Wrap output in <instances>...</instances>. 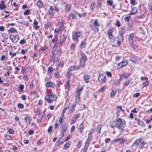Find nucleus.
Returning a JSON list of instances; mask_svg holds the SVG:
<instances>
[{
    "label": "nucleus",
    "mask_w": 152,
    "mask_h": 152,
    "mask_svg": "<svg viewBox=\"0 0 152 152\" xmlns=\"http://www.w3.org/2000/svg\"><path fill=\"white\" fill-rule=\"evenodd\" d=\"M102 4V1H97V4L96 5L97 7L99 9V8H101Z\"/></svg>",
    "instance_id": "obj_34"
},
{
    "label": "nucleus",
    "mask_w": 152,
    "mask_h": 152,
    "mask_svg": "<svg viewBox=\"0 0 152 152\" xmlns=\"http://www.w3.org/2000/svg\"><path fill=\"white\" fill-rule=\"evenodd\" d=\"M30 11L29 10H26L23 12L24 15H27L29 14Z\"/></svg>",
    "instance_id": "obj_35"
},
{
    "label": "nucleus",
    "mask_w": 152,
    "mask_h": 152,
    "mask_svg": "<svg viewBox=\"0 0 152 152\" xmlns=\"http://www.w3.org/2000/svg\"><path fill=\"white\" fill-rule=\"evenodd\" d=\"M100 26V24L98 23V20L95 19L93 24L91 26L93 30L95 32H97L99 31L98 28Z\"/></svg>",
    "instance_id": "obj_4"
},
{
    "label": "nucleus",
    "mask_w": 152,
    "mask_h": 152,
    "mask_svg": "<svg viewBox=\"0 0 152 152\" xmlns=\"http://www.w3.org/2000/svg\"><path fill=\"white\" fill-rule=\"evenodd\" d=\"M63 20L62 19H61L60 20H59L58 23L59 24H60V25L59 26L60 27L59 28V29L60 31H62L64 29V24H63Z\"/></svg>",
    "instance_id": "obj_11"
},
{
    "label": "nucleus",
    "mask_w": 152,
    "mask_h": 152,
    "mask_svg": "<svg viewBox=\"0 0 152 152\" xmlns=\"http://www.w3.org/2000/svg\"><path fill=\"white\" fill-rule=\"evenodd\" d=\"M81 94V93L76 92V95H75V101L76 102H79L80 101V96Z\"/></svg>",
    "instance_id": "obj_15"
},
{
    "label": "nucleus",
    "mask_w": 152,
    "mask_h": 152,
    "mask_svg": "<svg viewBox=\"0 0 152 152\" xmlns=\"http://www.w3.org/2000/svg\"><path fill=\"white\" fill-rule=\"evenodd\" d=\"M102 128V126L101 125L99 124L98 125L97 130H98V132L100 133L101 132V129Z\"/></svg>",
    "instance_id": "obj_40"
},
{
    "label": "nucleus",
    "mask_w": 152,
    "mask_h": 152,
    "mask_svg": "<svg viewBox=\"0 0 152 152\" xmlns=\"http://www.w3.org/2000/svg\"><path fill=\"white\" fill-rule=\"evenodd\" d=\"M15 36L13 35H11L10 37V39L12 42H13L15 39Z\"/></svg>",
    "instance_id": "obj_38"
},
{
    "label": "nucleus",
    "mask_w": 152,
    "mask_h": 152,
    "mask_svg": "<svg viewBox=\"0 0 152 152\" xmlns=\"http://www.w3.org/2000/svg\"><path fill=\"white\" fill-rule=\"evenodd\" d=\"M130 60L133 62H135L137 61V59L136 58L133 56L130 57Z\"/></svg>",
    "instance_id": "obj_29"
},
{
    "label": "nucleus",
    "mask_w": 152,
    "mask_h": 152,
    "mask_svg": "<svg viewBox=\"0 0 152 152\" xmlns=\"http://www.w3.org/2000/svg\"><path fill=\"white\" fill-rule=\"evenodd\" d=\"M127 64V62L126 61L124 60L122 61L118 64V65L120 66L121 68L126 65Z\"/></svg>",
    "instance_id": "obj_14"
},
{
    "label": "nucleus",
    "mask_w": 152,
    "mask_h": 152,
    "mask_svg": "<svg viewBox=\"0 0 152 152\" xmlns=\"http://www.w3.org/2000/svg\"><path fill=\"white\" fill-rule=\"evenodd\" d=\"M70 8H71V6L70 5L67 4L66 6V8H65L66 11V12L69 11Z\"/></svg>",
    "instance_id": "obj_39"
},
{
    "label": "nucleus",
    "mask_w": 152,
    "mask_h": 152,
    "mask_svg": "<svg viewBox=\"0 0 152 152\" xmlns=\"http://www.w3.org/2000/svg\"><path fill=\"white\" fill-rule=\"evenodd\" d=\"M117 108L118 109V110L120 111H121L123 112H124V110H123L122 107L121 106H118L117 107Z\"/></svg>",
    "instance_id": "obj_52"
},
{
    "label": "nucleus",
    "mask_w": 152,
    "mask_h": 152,
    "mask_svg": "<svg viewBox=\"0 0 152 152\" xmlns=\"http://www.w3.org/2000/svg\"><path fill=\"white\" fill-rule=\"evenodd\" d=\"M132 10L130 11V15H133L135 14L137 12V10L136 8L133 7L132 8Z\"/></svg>",
    "instance_id": "obj_20"
},
{
    "label": "nucleus",
    "mask_w": 152,
    "mask_h": 152,
    "mask_svg": "<svg viewBox=\"0 0 152 152\" xmlns=\"http://www.w3.org/2000/svg\"><path fill=\"white\" fill-rule=\"evenodd\" d=\"M61 127L62 128L61 132H63V133H64L67 128V126H65L64 124H63L61 125Z\"/></svg>",
    "instance_id": "obj_18"
},
{
    "label": "nucleus",
    "mask_w": 152,
    "mask_h": 152,
    "mask_svg": "<svg viewBox=\"0 0 152 152\" xmlns=\"http://www.w3.org/2000/svg\"><path fill=\"white\" fill-rule=\"evenodd\" d=\"M33 24L34 25V28L36 29H38L39 27V26H38L37 25L38 24V22L36 20V19L34 20L33 22Z\"/></svg>",
    "instance_id": "obj_17"
},
{
    "label": "nucleus",
    "mask_w": 152,
    "mask_h": 152,
    "mask_svg": "<svg viewBox=\"0 0 152 152\" xmlns=\"http://www.w3.org/2000/svg\"><path fill=\"white\" fill-rule=\"evenodd\" d=\"M106 74L108 77H112V74L110 72H106Z\"/></svg>",
    "instance_id": "obj_63"
},
{
    "label": "nucleus",
    "mask_w": 152,
    "mask_h": 152,
    "mask_svg": "<svg viewBox=\"0 0 152 152\" xmlns=\"http://www.w3.org/2000/svg\"><path fill=\"white\" fill-rule=\"evenodd\" d=\"M115 94L116 92L114 91V90H113L110 94V97H113L115 95Z\"/></svg>",
    "instance_id": "obj_44"
},
{
    "label": "nucleus",
    "mask_w": 152,
    "mask_h": 152,
    "mask_svg": "<svg viewBox=\"0 0 152 152\" xmlns=\"http://www.w3.org/2000/svg\"><path fill=\"white\" fill-rule=\"evenodd\" d=\"M98 80L99 81H101L102 83L106 82V77L104 75H99L98 78Z\"/></svg>",
    "instance_id": "obj_8"
},
{
    "label": "nucleus",
    "mask_w": 152,
    "mask_h": 152,
    "mask_svg": "<svg viewBox=\"0 0 152 152\" xmlns=\"http://www.w3.org/2000/svg\"><path fill=\"white\" fill-rule=\"evenodd\" d=\"M131 18V16H129L127 17H126L124 18V20L125 21H128L129 20V19Z\"/></svg>",
    "instance_id": "obj_60"
},
{
    "label": "nucleus",
    "mask_w": 152,
    "mask_h": 152,
    "mask_svg": "<svg viewBox=\"0 0 152 152\" xmlns=\"http://www.w3.org/2000/svg\"><path fill=\"white\" fill-rule=\"evenodd\" d=\"M148 7L149 10L152 11V2H149L148 3Z\"/></svg>",
    "instance_id": "obj_37"
},
{
    "label": "nucleus",
    "mask_w": 152,
    "mask_h": 152,
    "mask_svg": "<svg viewBox=\"0 0 152 152\" xmlns=\"http://www.w3.org/2000/svg\"><path fill=\"white\" fill-rule=\"evenodd\" d=\"M132 25L133 23L132 22L129 23L127 26L128 29H130L131 28L132 26Z\"/></svg>",
    "instance_id": "obj_48"
},
{
    "label": "nucleus",
    "mask_w": 152,
    "mask_h": 152,
    "mask_svg": "<svg viewBox=\"0 0 152 152\" xmlns=\"http://www.w3.org/2000/svg\"><path fill=\"white\" fill-rule=\"evenodd\" d=\"M95 3L94 2H92L91 5L90 7V10H93L94 7Z\"/></svg>",
    "instance_id": "obj_41"
},
{
    "label": "nucleus",
    "mask_w": 152,
    "mask_h": 152,
    "mask_svg": "<svg viewBox=\"0 0 152 152\" xmlns=\"http://www.w3.org/2000/svg\"><path fill=\"white\" fill-rule=\"evenodd\" d=\"M57 96L51 93H48L45 97V99L47 102L50 103H51L53 101L57 99Z\"/></svg>",
    "instance_id": "obj_2"
},
{
    "label": "nucleus",
    "mask_w": 152,
    "mask_h": 152,
    "mask_svg": "<svg viewBox=\"0 0 152 152\" xmlns=\"http://www.w3.org/2000/svg\"><path fill=\"white\" fill-rule=\"evenodd\" d=\"M54 10V7L52 6H50V10H49V14H51L52 16H53V14L54 13H53V12Z\"/></svg>",
    "instance_id": "obj_25"
},
{
    "label": "nucleus",
    "mask_w": 152,
    "mask_h": 152,
    "mask_svg": "<svg viewBox=\"0 0 152 152\" xmlns=\"http://www.w3.org/2000/svg\"><path fill=\"white\" fill-rule=\"evenodd\" d=\"M134 34H131L129 36V40L130 43H132L133 42V37H134Z\"/></svg>",
    "instance_id": "obj_19"
},
{
    "label": "nucleus",
    "mask_w": 152,
    "mask_h": 152,
    "mask_svg": "<svg viewBox=\"0 0 152 152\" xmlns=\"http://www.w3.org/2000/svg\"><path fill=\"white\" fill-rule=\"evenodd\" d=\"M67 35L66 34H64L63 35V38L62 39H61L60 41H59V44L60 45H61L62 44L63 42H64L66 40V38H67Z\"/></svg>",
    "instance_id": "obj_13"
},
{
    "label": "nucleus",
    "mask_w": 152,
    "mask_h": 152,
    "mask_svg": "<svg viewBox=\"0 0 152 152\" xmlns=\"http://www.w3.org/2000/svg\"><path fill=\"white\" fill-rule=\"evenodd\" d=\"M53 126H50L48 129V132H52L53 129Z\"/></svg>",
    "instance_id": "obj_58"
},
{
    "label": "nucleus",
    "mask_w": 152,
    "mask_h": 152,
    "mask_svg": "<svg viewBox=\"0 0 152 152\" xmlns=\"http://www.w3.org/2000/svg\"><path fill=\"white\" fill-rule=\"evenodd\" d=\"M125 121L120 118H118L114 121L112 124V126H115L119 129L120 133H122L124 131V129L123 128L124 124H125Z\"/></svg>",
    "instance_id": "obj_1"
},
{
    "label": "nucleus",
    "mask_w": 152,
    "mask_h": 152,
    "mask_svg": "<svg viewBox=\"0 0 152 152\" xmlns=\"http://www.w3.org/2000/svg\"><path fill=\"white\" fill-rule=\"evenodd\" d=\"M124 33L123 32H119L118 36V39L117 41V44L118 45H120L121 43L123 42L124 41V38L123 35Z\"/></svg>",
    "instance_id": "obj_5"
},
{
    "label": "nucleus",
    "mask_w": 152,
    "mask_h": 152,
    "mask_svg": "<svg viewBox=\"0 0 152 152\" xmlns=\"http://www.w3.org/2000/svg\"><path fill=\"white\" fill-rule=\"evenodd\" d=\"M86 39H84L83 41H82L81 45H80V47L81 48H84L85 46H86Z\"/></svg>",
    "instance_id": "obj_22"
},
{
    "label": "nucleus",
    "mask_w": 152,
    "mask_h": 152,
    "mask_svg": "<svg viewBox=\"0 0 152 152\" xmlns=\"http://www.w3.org/2000/svg\"><path fill=\"white\" fill-rule=\"evenodd\" d=\"M25 120L26 123L29 125L30 124V121L31 119L30 117L29 116H28L25 118Z\"/></svg>",
    "instance_id": "obj_16"
},
{
    "label": "nucleus",
    "mask_w": 152,
    "mask_h": 152,
    "mask_svg": "<svg viewBox=\"0 0 152 152\" xmlns=\"http://www.w3.org/2000/svg\"><path fill=\"white\" fill-rule=\"evenodd\" d=\"M142 141V139L139 138L136 140L132 144L133 146H138Z\"/></svg>",
    "instance_id": "obj_10"
},
{
    "label": "nucleus",
    "mask_w": 152,
    "mask_h": 152,
    "mask_svg": "<svg viewBox=\"0 0 152 152\" xmlns=\"http://www.w3.org/2000/svg\"><path fill=\"white\" fill-rule=\"evenodd\" d=\"M6 6L4 4H0V9L3 10V9H6Z\"/></svg>",
    "instance_id": "obj_55"
},
{
    "label": "nucleus",
    "mask_w": 152,
    "mask_h": 152,
    "mask_svg": "<svg viewBox=\"0 0 152 152\" xmlns=\"http://www.w3.org/2000/svg\"><path fill=\"white\" fill-rule=\"evenodd\" d=\"M19 89L22 91L23 92V89L24 88V86L23 85L20 84V85L19 87H18Z\"/></svg>",
    "instance_id": "obj_51"
},
{
    "label": "nucleus",
    "mask_w": 152,
    "mask_h": 152,
    "mask_svg": "<svg viewBox=\"0 0 152 152\" xmlns=\"http://www.w3.org/2000/svg\"><path fill=\"white\" fill-rule=\"evenodd\" d=\"M83 123H81V124L79 126V129L80 130V133H81L83 132Z\"/></svg>",
    "instance_id": "obj_30"
},
{
    "label": "nucleus",
    "mask_w": 152,
    "mask_h": 152,
    "mask_svg": "<svg viewBox=\"0 0 152 152\" xmlns=\"http://www.w3.org/2000/svg\"><path fill=\"white\" fill-rule=\"evenodd\" d=\"M90 76L87 74H86L84 75L83 77V80L86 83H88L89 82V81L88 80L90 78Z\"/></svg>",
    "instance_id": "obj_12"
},
{
    "label": "nucleus",
    "mask_w": 152,
    "mask_h": 152,
    "mask_svg": "<svg viewBox=\"0 0 152 152\" xmlns=\"http://www.w3.org/2000/svg\"><path fill=\"white\" fill-rule=\"evenodd\" d=\"M64 64V62L63 61H61L60 63L58 64L57 66V68H59L60 67H62Z\"/></svg>",
    "instance_id": "obj_33"
},
{
    "label": "nucleus",
    "mask_w": 152,
    "mask_h": 152,
    "mask_svg": "<svg viewBox=\"0 0 152 152\" xmlns=\"http://www.w3.org/2000/svg\"><path fill=\"white\" fill-rule=\"evenodd\" d=\"M109 36L110 38V39L111 40L112 42H114L115 41V38L114 37V36L113 35H111Z\"/></svg>",
    "instance_id": "obj_42"
},
{
    "label": "nucleus",
    "mask_w": 152,
    "mask_h": 152,
    "mask_svg": "<svg viewBox=\"0 0 152 152\" xmlns=\"http://www.w3.org/2000/svg\"><path fill=\"white\" fill-rule=\"evenodd\" d=\"M61 53V49H58L57 52V55H58L59 56H60Z\"/></svg>",
    "instance_id": "obj_56"
},
{
    "label": "nucleus",
    "mask_w": 152,
    "mask_h": 152,
    "mask_svg": "<svg viewBox=\"0 0 152 152\" xmlns=\"http://www.w3.org/2000/svg\"><path fill=\"white\" fill-rule=\"evenodd\" d=\"M53 70V68L52 67L49 66L48 70V74L50 75Z\"/></svg>",
    "instance_id": "obj_28"
},
{
    "label": "nucleus",
    "mask_w": 152,
    "mask_h": 152,
    "mask_svg": "<svg viewBox=\"0 0 152 152\" xmlns=\"http://www.w3.org/2000/svg\"><path fill=\"white\" fill-rule=\"evenodd\" d=\"M149 81L147 80L146 81L143 82L142 85L144 86H145L146 87L149 85Z\"/></svg>",
    "instance_id": "obj_36"
},
{
    "label": "nucleus",
    "mask_w": 152,
    "mask_h": 152,
    "mask_svg": "<svg viewBox=\"0 0 152 152\" xmlns=\"http://www.w3.org/2000/svg\"><path fill=\"white\" fill-rule=\"evenodd\" d=\"M5 138L7 140H11V138L10 136L9 135H6L5 136Z\"/></svg>",
    "instance_id": "obj_61"
},
{
    "label": "nucleus",
    "mask_w": 152,
    "mask_h": 152,
    "mask_svg": "<svg viewBox=\"0 0 152 152\" xmlns=\"http://www.w3.org/2000/svg\"><path fill=\"white\" fill-rule=\"evenodd\" d=\"M63 143V140L62 138H59L56 142V144L57 145H59L60 144H61Z\"/></svg>",
    "instance_id": "obj_26"
},
{
    "label": "nucleus",
    "mask_w": 152,
    "mask_h": 152,
    "mask_svg": "<svg viewBox=\"0 0 152 152\" xmlns=\"http://www.w3.org/2000/svg\"><path fill=\"white\" fill-rule=\"evenodd\" d=\"M18 107L20 109H23L24 108V105L21 103H19L18 104Z\"/></svg>",
    "instance_id": "obj_46"
},
{
    "label": "nucleus",
    "mask_w": 152,
    "mask_h": 152,
    "mask_svg": "<svg viewBox=\"0 0 152 152\" xmlns=\"http://www.w3.org/2000/svg\"><path fill=\"white\" fill-rule=\"evenodd\" d=\"M121 140H122V137H119L117 139H115L113 140V142H117Z\"/></svg>",
    "instance_id": "obj_59"
},
{
    "label": "nucleus",
    "mask_w": 152,
    "mask_h": 152,
    "mask_svg": "<svg viewBox=\"0 0 152 152\" xmlns=\"http://www.w3.org/2000/svg\"><path fill=\"white\" fill-rule=\"evenodd\" d=\"M132 45V47L135 50H136L137 48V47L135 45L134 43L133 42L132 43H130Z\"/></svg>",
    "instance_id": "obj_64"
},
{
    "label": "nucleus",
    "mask_w": 152,
    "mask_h": 152,
    "mask_svg": "<svg viewBox=\"0 0 152 152\" xmlns=\"http://www.w3.org/2000/svg\"><path fill=\"white\" fill-rule=\"evenodd\" d=\"M137 122L140 125H143L144 124V122L140 120H137Z\"/></svg>",
    "instance_id": "obj_49"
},
{
    "label": "nucleus",
    "mask_w": 152,
    "mask_h": 152,
    "mask_svg": "<svg viewBox=\"0 0 152 152\" xmlns=\"http://www.w3.org/2000/svg\"><path fill=\"white\" fill-rule=\"evenodd\" d=\"M114 31L113 28H110L108 31L107 33L109 36L112 35V33Z\"/></svg>",
    "instance_id": "obj_32"
},
{
    "label": "nucleus",
    "mask_w": 152,
    "mask_h": 152,
    "mask_svg": "<svg viewBox=\"0 0 152 152\" xmlns=\"http://www.w3.org/2000/svg\"><path fill=\"white\" fill-rule=\"evenodd\" d=\"M76 118H75L74 117L73 118H72L71 122L70 123L71 124H73L74 123H75V121H76Z\"/></svg>",
    "instance_id": "obj_50"
},
{
    "label": "nucleus",
    "mask_w": 152,
    "mask_h": 152,
    "mask_svg": "<svg viewBox=\"0 0 152 152\" xmlns=\"http://www.w3.org/2000/svg\"><path fill=\"white\" fill-rule=\"evenodd\" d=\"M57 37L56 35H55L54 37V39H52V42L53 43L55 42V43H58Z\"/></svg>",
    "instance_id": "obj_27"
},
{
    "label": "nucleus",
    "mask_w": 152,
    "mask_h": 152,
    "mask_svg": "<svg viewBox=\"0 0 152 152\" xmlns=\"http://www.w3.org/2000/svg\"><path fill=\"white\" fill-rule=\"evenodd\" d=\"M64 111H63L62 112V117L60 118L59 120V122L60 123H61L63 121V117L64 116Z\"/></svg>",
    "instance_id": "obj_47"
},
{
    "label": "nucleus",
    "mask_w": 152,
    "mask_h": 152,
    "mask_svg": "<svg viewBox=\"0 0 152 152\" xmlns=\"http://www.w3.org/2000/svg\"><path fill=\"white\" fill-rule=\"evenodd\" d=\"M37 7L40 8H42L43 6V4L41 0H39L37 3Z\"/></svg>",
    "instance_id": "obj_21"
},
{
    "label": "nucleus",
    "mask_w": 152,
    "mask_h": 152,
    "mask_svg": "<svg viewBox=\"0 0 152 152\" xmlns=\"http://www.w3.org/2000/svg\"><path fill=\"white\" fill-rule=\"evenodd\" d=\"M71 144V142H67L64 146V149H66L68 148L69 147L70 145Z\"/></svg>",
    "instance_id": "obj_24"
},
{
    "label": "nucleus",
    "mask_w": 152,
    "mask_h": 152,
    "mask_svg": "<svg viewBox=\"0 0 152 152\" xmlns=\"http://www.w3.org/2000/svg\"><path fill=\"white\" fill-rule=\"evenodd\" d=\"M9 33H15L17 32L16 30L14 28H11L8 30Z\"/></svg>",
    "instance_id": "obj_23"
},
{
    "label": "nucleus",
    "mask_w": 152,
    "mask_h": 152,
    "mask_svg": "<svg viewBox=\"0 0 152 152\" xmlns=\"http://www.w3.org/2000/svg\"><path fill=\"white\" fill-rule=\"evenodd\" d=\"M57 43H55L54 45L53 48V51H55L57 48Z\"/></svg>",
    "instance_id": "obj_43"
},
{
    "label": "nucleus",
    "mask_w": 152,
    "mask_h": 152,
    "mask_svg": "<svg viewBox=\"0 0 152 152\" xmlns=\"http://www.w3.org/2000/svg\"><path fill=\"white\" fill-rule=\"evenodd\" d=\"M51 26V23L50 22H48L47 24H46L45 25V27L48 28L49 27H50Z\"/></svg>",
    "instance_id": "obj_53"
},
{
    "label": "nucleus",
    "mask_w": 152,
    "mask_h": 152,
    "mask_svg": "<svg viewBox=\"0 0 152 152\" xmlns=\"http://www.w3.org/2000/svg\"><path fill=\"white\" fill-rule=\"evenodd\" d=\"M87 59L86 56H82L80 60V66H77L76 65L73 66L74 70L76 71L79 69L80 67H83L84 66L85 61Z\"/></svg>",
    "instance_id": "obj_3"
},
{
    "label": "nucleus",
    "mask_w": 152,
    "mask_h": 152,
    "mask_svg": "<svg viewBox=\"0 0 152 152\" xmlns=\"http://www.w3.org/2000/svg\"><path fill=\"white\" fill-rule=\"evenodd\" d=\"M69 82L70 81L68 80H67L66 82V88L67 89L68 91L69 90L70 88Z\"/></svg>",
    "instance_id": "obj_31"
},
{
    "label": "nucleus",
    "mask_w": 152,
    "mask_h": 152,
    "mask_svg": "<svg viewBox=\"0 0 152 152\" xmlns=\"http://www.w3.org/2000/svg\"><path fill=\"white\" fill-rule=\"evenodd\" d=\"M26 71V69L24 67H22V70L21 71V73H23V74H24V73Z\"/></svg>",
    "instance_id": "obj_62"
},
{
    "label": "nucleus",
    "mask_w": 152,
    "mask_h": 152,
    "mask_svg": "<svg viewBox=\"0 0 152 152\" xmlns=\"http://www.w3.org/2000/svg\"><path fill=\"white\" fill-rule=\"evenodd\" d=\"M140 95V93H137L133 94V97H137L139 96Z\"/></svg>",
    "instance_id": "obj_57"
},
{
    "label": "nucleus",
    "mask_w": 152,
    "mask_h": 152,
    "mask_svg": "<svg viewBox=\"0 0 152 152\" xmlns=\"http://www.w3.org/2000/svg\"><path fill=\"white\" fill-rule=\"evenodd\" d=\"M82 34L80 32H77L75 33L74 35L72 36L73 40L77 42L78 41V38L80 37Z\"/></svg>",
    "instance_id": "obj_6"
},
{
    "label": "nucleus",
    "mask_w": 152,
    "mask_h": 152,
    "mask_svg": "<svg viewBox=\"0 0 152 152\" xmlns=\"http://www.w3.org/2000/svg\"><path fill=\"white\" fill-rule=\"evenodd\" d=\"M58 61V59H57V60H56L55 59V56L54 54V53L53 52H52V55L51 56L50 59V62L51 63L52 62H57Z\"/></svg>",
    "instance_id": "obj_9"
},
{
    "label": "nucleus",
    "mask_w": 152,
    "mask_h": 152,
    "mask_svg": "<svg viewBox=\"0 0 152 152\" xmlns=\"http://www.w3.org/2000/svg\"><path fill=\"white\" fill-rule=\"evenodd\" d=\"M104 89H105V87H104V86H103L101 88H100L99 90L98 91L99 92H102L104 91Z\"/></svg>",
    "instance_id": "obj_54"
},
{
    "label": "nucleus",
    "mask_w": 152,
    "mask_h": 152,
    "mask_svg": "<svg viewBox=\"0 0 152 152\" xmlns=\"http://www.w3.org/2000/svg\"><path fill=\"white\" fill-rule=\"evenodd\" d=\"M45 80L47 82V83L45 84V86L46 87L53 88L55 86V84L52 82L49 81V80L48 78L46 79Z\"/></svg>",
    "instance_id": "obj_7"
},
{
    "label": "nucleus",
    "mask_w": 152,
    "mask_h": 152,
    "mask_svg": "<svg viewBox=\"0 0 152 152\" xmlns=\"http://www.w3.org/2000/svg\"><path fill=\"white\" fill-rule=\"evenodd\" d=\"M131 80V79H129L128 80H127L126 81V82H125V85L126 86H127L129 85V84L130 83V81Z\"/></svg>",
    "instance_id": "obj_45"
}]
</instances>
